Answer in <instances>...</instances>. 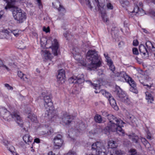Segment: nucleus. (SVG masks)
Returning a JSON list of instances; mask_svg holds the SVG:
<instances>
[{
    "mask_svg": "<svg viewBox=\"0 0 155 155\" xmlns=\"http://www.w3.org/2000/svg\"><path fill=\"white\" fill-rule=\"evenodd\" d=\"M102 115L104 117H107L109 121L107 126L104 129L108 132L110 131L116 132L119 135H123L124 132L122 127H124V124H125L122 120L117 118L112 114H109L107 111H101Z\"/></svg>",
    "mask_w": 155,
    "mask_h": 155,
    "instance_id": "obj_1",
    "label": "nucleus"
},
{
    "mask_svg": "<svg viewBox=\"0 0 155 155\" xmlns=\"http://www.w3.org/2000/svg\"><path fill=\"white\" fill-rule=\"evenodd\" d=\"M111 77L115 80L127 82L131 86L129 89L130 91L135 94L138 93L136 84L134 81L125 72H113L111 74Z\"/></svg>",
    "mask_w": 155,
    "mask_h": 155,
    "instance_id": "obj_2",
    "label": "nucleus"
},
{
    "mask_svg": "<svg viewBox=\"0 0 155 155\" xmlns=\"http://www.w3.org/2000/svg\"><path fill=\"white\" fill-rule=\"evenodd\" d=\"M86 58L91 63L88 64L86 63L83 65L87 66L88 69L90 70H95L97 67H100L101 62L98 55L97 52L95 50H90L86 54Z\"/></svg>",
    "mask_w": 155,
    "mask_h": 155,
    "instance_id": "obj_3",
    "label": "nucleus"
},
{
    "mask_svg": "<svg viewBox=\"0 0 155 155\" xmlns=\"http://www.w3.org/2000/svg\"><path fill=\"white\" fill-rule=\"evenodd\" d=\"M0 115L6 120L10 121L14 119L20 127H22L23 126V120L18 112L14 111L11 113L5 108L2 107L0 108Z\"/></svg>",
    "mask_w": 155,
    "mask_h": 155,
    "instance_id": "obj_4",
    "label": "nucleus"
},
{
    "mask_svg": "<svg viewBox=\"0 0 155 155\" xmlns=\"http://www.w3.org/2000/svg\"><path fill=\"white\" fill-rule=\"evenodd\" d=\"M40 39L41 46L43 48H51L52 53L54 56H57L59 52V45L57 39Z\"/></svg>",
    "mask_w": 155,
    "mask_h": 155,
    "instance_id": "obj_5",
    "label": "nucleus"
},
{
    "mask_svg": "<svg viewBox=\"0 0 155 155\" xmlns=\"http://www.w3.org/2000/svg\"><path fill=\"white\" fill-rule=\"evenodd\" d=\"M114 92L118 100L127 105H129L131 104V102L130 99L126 96L124 91H123L119 86H117L116 87Z\"/></svg>",
    "mask_w": 155,
    "mask_h": 155,
    "instance_id": "obj_6",
    "label": "nucleus"
},
{
    "mask_svg": "<svg viewBox=\"0 0 155 155\" xmlns=\"http://www.w3.org/2000/svg\"><path fill=\"white\" fill-rule=\"evenodd\" d=\"M12 14L14 19L18 23L23 22L26 19L25 13L22 12L20 8H13Z\"/></svg>",
    "mask_w": 155,
    "mask_h": 155,
    "instance_id": "obj_7",
    "label": "nucleus"
},
{
    "mask_svg": "<svg viewBox=\"0 0 155 155\" xmlns=\"http://www.w3.org/2000/svg\"><path fill=\"white\" fill-rule=\"evenodd\" d=\"M91 150L96 151L97 155H106V150L102 144L97 142L93 143L91 145Z\"/></svg>",
    "mask_w": 155,
    "mask_h": 155,
    "instance_id": "obj_8",
    "label": "nucleus"
},
{
    "mask_svg": "<svg viewBox=\"0 0 155 155\" xmlns=\"http://www.w3.org/2000/svg\"><path fill=\"white\" fill-rule=\"evenodd\" d=\"M45 117H48V118L51 121L55 122L59 118L58 114L56 113V111L53 108V109H47L45 112Z\"/></svg>",
    "mask_w": 155,
    "mask_h": 155,
    "instance_id": "obj_9",
    "label": "nucleus"
},
{
    "mask_svg": "<svg viewBox=\"0 0 155 155\" xmlns=\"http://www.w3.org/2000/svg\"><path fill=\"white\" fill-rule=\"evenodd\" d=\"M86 2V4L88 7L91 9L93 8V5L97 4V6L99 9L100 8H103L104 5V0H97V2L96 0H85Z\"/></svg>",
    "mask_w": 155,
    "mask_h": 155,
    "instance_id": "obj_10",
    "label": "nucleus"
},
{
    "mask_svg": "<svg viewBox=\"0 0 155 155\" xmlns=\"http://www.w3.org/2000/svg\"><path fill=\"white\" fill-rule=\"evenodd\" d=\"M70 83L74 84H80L84 81V75L83 74H79L77 76H74L68 80Z\"/></svg>",
    "mask_w": 155,
    "mask_h": 155,
    "instance_id": "obj_11",
    "label": "nucleus"
},
{
    "mask_svg": "<svg viewBox=\"0 0 155 155\" xmlns=\"http://www.w3.org/2000/svg\"><path fill=\"white\" fill-rule=\"evenodd\" d=\"M62 138V136L60 134L57 135L54 137L53 141L54 149H59L61 147L63 143V140Z\"/></svg>",
    "mask_w": 155,
    "mask_h": 155,
    "instance_id": "obj_12",
    "label": "nucleus"
},
{
    "mask_svg": "<svg viewBox=\"0 0 155 155\" xmlns=\"http://www.w3.org/2000/svg\"><path fill=\"white\" fill-rule=\"evenodd\" d=\"M44 100L45 102L44 105L46 108V110L47 109H53V106L51 96L45 95L44 97Z\"/></svg>",
    "mask_w": 155,
    "mask_h": 155,
    "instance_id": "obj_13",
    "label": "nucleus"
},
{
    "mask_svg": "<svg viewBox=\"0 0 155 155\" xmlns=\"http://www.w3.org/2000/svg\"><path fill=\"white\" fill-rule=\"evenodd\" d=\"M74 119V117L71 115H69L66 113L64 114L62 117L63 123L66 125L69 124Z\"/></svg>",
    "mask_w": 155,
    "mask_h": 155,
    "instance_id": "obj_14",
    "label": "nucleus"
},
{
    "mask_svg": "<svg viewBox=\"0 0 155 155\" xmlns=\"http://www.w3.org/2000/svg\"><path fill=\"white\" fill-rule=\"evenodd\" d=\"M139 50L142 57L145 58L149 55V50L143 45H141L139 46Z\"/></svg>",
    "mask_w": 155,
    "mask_h": 155,
    "instance_id": "obj_15",
    "label": "nucleus"
},
{
    "mask_svg": "<svg viewBox=\"0 0 155 155\" xmlns=\"http://www.w3.org/2000/svg\"><path fill=\"white\" fill-rule=\"evenodd\" d=\"M65 77V75L64 70L63 69L59 70L57 76L58 81H59V83L60 82H61L62 81L64 82Z\"/></svg>",
    "mask_w": 155,
    "mask_h": 155,
    "instance_id": "obj_16",
    "label": "nucleus"
},
{
    "mask_svg": "<svg viewBox=\"0 0 155 155\" xmlns=\"http://www.w3.org/2000/svg\"><path fill=\"white\" fill-rule=\"evenodd\" d=\"M41 54L45 59L47 60H51L53 58L51 54L49 51L45 50H42L41 51Z\"/></svg>",
    "mask_w": 155,
    "mask_h": 155,
    "instance_id": "obj_17",
    "label": "nucleus"
},
{
    "mask_svg": "<svg viewBox=\"0 0 155 155\" xmlns=\"http://www.w3.org/2000/svg\"><path fill=\"white\" fill-rule=\"evenodd\" d=\"M52 5L53 6L57 9L59 11L62 12L65 11L64 8L61 5L58 1L56 0L54 2H52Z\"/></svg>",
    "mask_w": 155,
    "mask_h": 155,
    "instance_id": "obj_18",
    "label": "nucleus"
},
{
    "mask_svg": "<svg viewBox=\"0 0 155 155\" xmlns=\"http://www.w3.org/2000/svg\"><path fill=\"white\" fill-rule=\"evenodd\" d=\"M2 31L8 35L12 36L14 35L15 36H17L19 35L18 31L16 30H11L9 29H4Z\"/></svg>",
    "mask_w": 155,
    "mask_h": 155,
    "instance_id": "obj_19",
    "label": "nucleus"
},
{
    "mask_svg": "<svg viewBox=\"0 0 155 155\" xmlns=\"http://www.w3.org/2000/svg\"><path fill=\"white\" fill-rule=\"evenodd\" d=\"M146 45L149 52H151L155 51V48L151 41H147L146 42Z\"/></svg>",
    "mask_w": 155,
    "mask_h": 155,
    "instance_id": "obj_20",
    "label": "nucleus"
},
{
    "mask_svg": "<svg viewBox=\"0 0 155 155\" xmlns=\"http://www.w3.org/2000/svg\"><path fill=\"white\" fill-rule=\"evenodd\" d=\"M108 100L112 107L114 108L115 110H117L118 107L117 105L116 101L113 97V96L111 97H110Z\"/></svg>",
    "mask_w": 155,
    "mask_h": 155,
    "instance_id": "obj_21",
    "label": "nucleus"
},
{
    "mask_svg": "<svg viewBox=\"0 0 155 155\" xmlns=\"http://www.w3.org/2000/svg\"><path fill=\"white\" fill-rule=\"evenodd\" d=\"M7 3V6L5 7V9L7 10L8 8L14 7L15 0H4Z\"/></svg>",
    "mask_w": 155,
    "mask_h": 155,
    "instance_id": "obj_22",
    "label": "nucleus"
},
{
    "mask_svg": "<svg viewBox=\"0 0 155 155\" xmlns=\"http://www.w3.org/2000/svg\"><path fill=\"white\" fill-rule=\"evenodd\" d=\"M134 12L141 15L144 14L145 12L142 8H140L138 5H136L134 8Z\"/></svg>",
    "mask_w": 155,
    "mask_h": 155,
    "instance_id": "obj_23",
    "label": "nucleus"
},
{
    "mask_svg": "<svg viewBox=\"0 0 155 155\" xmlns=\"http://www.w3.org/2000/svg\"><path fill=\"white\" fill-rule=\"evenodd\" d=\"M23 139L26 143L29 144V143H31L32 140V137L29 134H26L23 137Z\"/></svg>",
    "mask_w": 155,
    "mask_h": 155,
    "instance_id": "obj_24",
    "label": "nucleus"
},
{
    "mask_svg": "<svg viewBox=\"0 0 155 155\" xmlns=\"http://www.w3.org/2000/svg\"><path fill=\"white\" fill-rule=\"evenodd\" d=\"M48 131H45L42 130L40 132V134L41 135H44L45 134H48V135H50L53 133L54 132V130L50 126H48Z\"/></svg>",
    "mask_w": 155,
    "mask_h": 155,
    "instance_id": "obj_25",
    "label": "nucleus"
},
{
    "mask_svg": "<svg viewBox=\"0 0 155 155\" xmlns=\"http://www.w3.org/2000/svg\"><path fill=\"white\" fill-rule=\"evenodd\" d=\"M27 118L29 119L32 122H35L37 120V117L34 114H32L30 112L28 114Z\"/></svg>",
    "mask_w": 155,
    "mask_h": 155,
    "instance_id": "obj_26",
    "label": "nucleus"
},
{
    "mask_svg": "<svg viewBox=\"0 0 155 155\" xmlns=\"http://www.w3.org/2000/svg\"><path fill=\"white\" fill-rule=\"evenodd\" d=\"M110 153V155H122L123 154L121 150L116 149L112 150Z\"/></svg>",
    "mask_w": 155,
    "mask_h": 155,
    "instance_id": "obj_27",
    "label": "nucleus"
},
{
    "mask_svg": "<svg viewBox=\"0 0 155 155\" xmlns=\"http://www.w3.org/2000/svg\"><path fill=\"white\" fill-rule=\"evenodd\" d=\"M108 145L109 147L111 148H114L117 146L116 141L113 140H109L108 141Z\"/></svg>",
    "mask_w": 155,
    "mask_h": 155,
    "instance_id": "obj_28",
    "label": "nucleus"
},
{
    "mask_svg": "<svg viewBox=\"0 0 155 155\" xmlns=\"http://www.w3.org/2000/svg\"><path fill=\"white\" fill-rule=\"evenodd\" d=\"M95 121L98 123H101L102 122L103 120L101 116L98 114H96L94 117Z\"/></svg>",
    "mask_w": 155,
    "mask_h": 155,
    "instance_id": "obj_29",
    "label": "nucleus"
},
{
    "mask_svg": "<svg viewBox=\"0 0 155 155\" xmlns=\"http://www.w3.org/2000/svg\"><path fill=\"white\" fill-rule=\"evenodd\" d=\"M16 46L18 48L20 49H23L25 47L24 42L21 40L19 41L16 44Z\"/></svg>",
    "mask_w": 155,
    "mask_h": 155,
    "instance_id": "obj_30",
    "label": "nucleus"
},
{
    "mask_svg": "<svg viewBox=\"0 0 155 155\" xmlns=\"http://www.w3.org/2000/svg\"><path fill=\"white\" fill-rule=\"evenodd\" d=\"M141 140V142L146 147L148 148L150 147V144L145 138L142 137Z\"/></svg>",
    "mask_w": 155,
    "mask_h": 155,
    "instance_id": "obj_31",
    "label": "nucleus"
},
{
    "mask_svg": "<svg viewBox=\"0 0 155 155\" xmlns=\"http://www.w3.org/2000/svg\"><path fill=\"white\" fill-rule=\"evenodd\" d=\"M111 34L112 35V38L113 39L118 38V31L117 30H112Z\"/></svg>",
    "mask_w": 155,
    "mask_h": 155,
    "instance_id": "obj_32",
    "label": "nucleus"
},
{
    "mask_svg": "<svg viewBox=\"0 0 155 155\" xmlns=\"http://www.w3.org/2000/svg\"><path fill=\"white\" fill-rule=\"evenodd\" d=\"M146 99L148 101V102L151 103L154 101L153 97L151 94H146Z\"/></svg>",
    "mask_w": 155,
    "mask_h": 155,
    "instance_id": "obj_33",
    "label": "nucleus"
},
{
    "mask_svg": "<svg viewBox=\"0 0 155 155\" xmlns=\"http://www.w3.org/2000/svg\"><path fill=\"white\" fill-rule=\"evenodd\" d=\"M120 2L123 7H126L129 5L130 3L127 0H120Z\"/></svg>",
    "mask_w": 155,
    "mask_h": 155,
    "instance_id": "obj_34",
    "label": "nucleus"
},
{
    "mask_svg": "<svg viewBox=\"0 0 155 155\" xmlns=\"http://www.w3.org/2000/svg\"><path fill=\"white\" fill-rule=\"evenodd\" d=\"M127 117L130 121H131L132 123H134L136 119L134 117V116L131 114H129L127 116Z\"/></svg>",
    "mask_w": 155,
    "mask_h": 155,
    "instance_id": "obj_35",
    "label": "nucleus"
},
{
    "mask_svg": "<svg viewBox=\"0 0 155 155\" xmlns=\"http://www.w3.org/2000/svg\"><path fill=\"white\" fill-rule=\"evenodd\" d=\"M121 30L124 33L127 35L130 32L129 28L127 27H124V29H121Z\"/></svg>",
    "mask_w": 155,
    "mask_h": 155,
    "instance_id": "obj_36",
    "label": "nucleus"
},
{
    "mask_svg": "<svg viewBox=\"0 0 155 155\" xmlns=\"http://www.w3.org/2000/svg\"><path fill=\"white\" fill-rule=\"evenodd\" d=\"M129 152L130 153L129 155H140L137 153V150L134 149H131L129 151Z\"/></svg>",
    "mask_w": 155,
    "mask_h": 155,
    "instance_id": "obj_37",
    "label": "nucleus"
},
{
    "mask_svg": "<svg viewBox=\"0 0 155 155\" xmlns=\"http://www.w3.org/2000/svg\"><path fill=\"white\" fill-rule=\"evenodd\" d=\"M144 85L147 87L146 88L147 89H150L151 87H153V84L152 81H151L150 83L147 81V83L146 84H144Z\"/></svg>",
    "mask_w": 155,
    "mask_h": 155,
    "instance_id": "obj_38",
    "label": "nucleus"
},
{
    "mask_svg": "<svg viewBox=\"0 0 155 155\" xmlns=\"http://www.w3.org/2000/svg\"><path fill=\"white\" fill-rule=\"evenodd\" d=\"M25 74H23L21 71H18V76L20 78V79L23 80H25L24 78V75Z\"/></svg>",
    "mask_w": 155,
    "mask_h": 155,
    "instance_id": "obj_39",
    "label": "nucleus"
},
{
    "mask_svg": "<svg viewBox=\"0 0 155 155\" xmlns=\"http://www.w3.org/2000/svg\"><path fill=\"white\" fill-rule=\"evenodd\" d=\"M0 67L5 68L8 71L10 70V69L6 66L4 64L3 62L1 60H0Z\"/></svg>",
    "mask_w": 155,
    "mask_h": 155,
    "instance_id": "obj_40",
    "label": "nucleus"
},
{
    "mask_svg": "<svg viewBox=\"0 0 155 155\" xmlns=\"http://www.w3.org/2000/svg\"><path fill=\"white\" fill-rule=\"evenodd\" d=\"M87 82H88V83L91 86H93L94 88L96 89V87H98V84H96L92 83L90 81H86Z\"/></svg>",
    "mask_w": 155,
    "mask_h": 155,
    "instance_id": "obj_41",
    "label": "nucleus"
},
{
    "mask_svg": "<svg viewBox=\"0 0 155 155\" xmlns=\"http://www.w3.org/2000/svg\"><path fill=\"white\" fill-rule=\"evenodd\" d=\"M139 138L137 136H135L132 138V140L134 143H137Z\"/></svg>",
    "mask_w": 155,
    "mask_h": 155,
    "instance_id": "obj_42",
    "label": "nucleus"
},
{
    "mask_svg": "<svg viewBox=\"0 0 155 155\" xmlns=\"http://www.w3.org/2000/svg\"><path fill=\"white\" fill-rule=\"evenodd\" d=\"M133 54L135 55H137L139 54L138 49L136 48H134L132 49Z\"/></svg>",
    "mask_w": 155,
    "mask_h": 155,
    "instance_id": "obj_43",
    "label": "nucleus"
},
{
    "mask_svg": "<svg viewBox=\"0 0 155 155\" xmlns=\"http://www.w3.org/2000/svg\"><path fill=\"white\" fill-rule=\"evenodd\" d=\"M65 155H76V153L74 151L71 150H70Z\"/></svg>",
    "mask_w": 155,
    "mask_h": 155,
    "instance_id": "obj_44",
    "label": "nucleus"
},
{
    "mask_svg": "<svg viewBox=\"0 0 155 155\" xmlns=\"http://www.w3.org/2000/svg\"><path fill=\"white\" fill-rule=\"evenodd\" d=\"M40 142V140L38 138H36L34 139V142L32 144V146L31 147V148L32 149L33 148V145L35 144V142L37 143H39Z\"/></svg>",
    "mask_w": 155,
    "mask_h": 155,
    "instance_id": "obj_45",
    "label": "nucleus"
},
{
    "mask_svg": "<svg viewBox=\"0 0 155 155\" xmlns=\"http://www.w3.org/2000/svg\"><path fill=\"white\" fill-rule=\"evenodd\" d=\"M5 86L8 90H13V87L12 86H10L8 84H5Z\"/></svg>",
    "mask_w": 155,
    "mask_h": 155,
    "instance_id": "obj_46",
    "label": "nucleus"
},
{
    "mask_svg": "<svg viewBox=\"0 0 155 155\" xmlns=\"http://www.w3.org/2000/svg\"><path fill=\"white\" fill-rule=\"evenodd\" d=\"M43 30L46 33H48L50 31L49 28L48 27L47 28H46L44 26L43 28Z\"/></svg>",
    "mask_w": 155,
    "mask_h": 155,
    "instance_id": "obj_47",
    "label": "nucleus"
},
{
    "mask_svg": "<svg viewBox=\"0 0 155 155\" xmlns=\"http://www.w3.org/2000/svg\"><path fill=\"white\" fill-rule=\"evenodd\" d=\"M109 69H110L111 71L112 72L111 74L113 73V72H114V71L115 70V67L114 65V64H112L111 65V66H109Z\"/></svg>",
    "mask_w": 155,
    "mask_h": 155,
    "instance_id": "obj_48",
    "label": "nucleus"
},
{
    "mask_svg": "<svg viewBox=\"0 0 155 155\" xmlns=\"http://www.w3.org/2000/svg\"><path fill=\"white\" fill-rule=\"evenodd\" d=\"M2 143L5 146H7L8 144L9 143V142L6 140L3 139L2 141Z\"/></svg>",
    "mask_w": 155,
    "mask_h": 155,
    "instance_id": "obj_49",
    "label": "nucleus"
},
{
    "mask_svg": "<svg viewBox=\"0 0 155 155\" xmlns=\"http://www.w3.org/2000/svg\"><path fill=\"white\" fill-rule=\"evenodd\" d=\"M104 96L107 97L108 99H109L110 98V97H112L111 94L107 92L105 94Z\"/></svg>",
    "mask_w": 155,
    "mask_h": 155,
    "instance_id": "obj_50",
    "label": "nucleus"
},
{
    "mask_svg": "<svg viewBox=\"0 0 155 155\" xmlns=\"http://www.w3.org/2000/svg\"><path fill=\"white\" fill-rule=\"evenodd\" d=\"M139 42L137 39H134L133 41V45L134 46H137L138 45Z\"/></svg>",
    "mask_w": 155,
    "mask_h": 155,
    "instance_id": "obj_51",
    "label": "nucleus"
},
{
    "mask_svg": "<svg viewBox=\"0 0 155 155\" xmlns=\"http://www.w3.org/2000/svg\"><path fill=\"white\" fill-rule=\"evenodd\" d=\"M107 62V65L109 66H111V65L113 64L112 61L111 59L110 60H107V61H106Z\"/></svg>",
    "mask_w": 155,
    "mask_h": 155,
    "instance_id": "obj_52",
    "label": "nucleus"
},
{
    "mask_svg": "<svg viewBox=\"0 0 155 155\" xmlns=\"http://www.w3.org/2000/svg\"><path fill=\"white\" fill-rule=\"evenodd\" d=\"M107 7L108 9H112L113 8V5L110 3H108L107 5Z\"/></svg>",
    "mask_w": 155,
    "mask_h": 155,
    "instance_id": "obj_53",
    "label": "nucleus"
},
{
    "mask_svg": "<svg viewBox=\"0 0 155 155\" xmlns=\"http://www.w3.org/2000/svg\"><path fill=\"white\" fill-rule=\"evenodd\" d=\"M106 92V91L104 90H101L99 91V93L104 95L105 94Z\"/></svg>",
    "mask_w": 155,
    "mask_h": 155,
    "instance_id": "obj_54",
    "label": "nucleus"
},
{
    "mask_svg": "<svg viewBox=\"0 0 155 155\" xmlns=\"http://www.w3.org/2000/svg\"><path fill=\"white\" fill-rule=\"evenodd\" d=\"M37 1L38 2V5L39 6V8H42V6L41 5V0H37Z\"/></svg>",
    "mask_w": 155,
    "mask_h": 155,
    "instance_id": "obj_55",
    "label": "nucleus"
},
{
    "mask_svg": "<svg viewBox=\"0 0 155 155\" xmlns=\"http://www.w3.org/2000/svg\"><path fill=\"white\" fill-rule=\"evenodd\" d=\"M124 44V43L123 41H120L118 43V45L119 47H120Z\"/></svg>",
    "mask_w": 155,
    "mask_h": 155,
    "instance_id": "obj_56",
    "label": "nucleus"
},
{
    "mask_svg": "<svg viewBox=\"0 0 155 155\" xmlns=\"http://www.w3.org/2000/svg\"><path fill=\"white\" fill-rule=\"evenodd\" d=\"M24 78L25 79V80L24 81H28V78L27 77V75L25 74H24Z\"/></svg>",
    "mask_w": 155,
    "mask_h": 155,
    "instance_id": "obj_57",
    "label": "nucleus"
},
{
    "mask_svg": "<svg viewBox=\"0 0 155 155\" xmlns=\"http://www.w3.org/2000/svg\"><path fill=\"white\" fill-rule=\"evenodd\" d=\"M139 5L140 6V8H142L141 7H142L143 6V3L141 2H139Z\"/></svg>",
    "mask_w": 155,
    "mask_h": 155,
    "instance_id": "obj_58",
    "label": "nucleus"
},
{
    "mask_svg": "<svg viewBox=\"0 0 155 155\" xmlns=\"http://www.w3.org/2000/svg\"><path fill=\"white\" fill-rule=\"evenodd\" d=\"M105 58L107 61V60L111 59H110V57L108 56V54H107L106 56L105 57Z\"/></svg>",
    "mask_w": 155,
    "mask_h": 155,
    "instance_id": "obj_59",
    "label": "nucleus"
},
{
    "mask_svg": "<svg viewBox=\"0 0 155 155\" xmlns=\"http://www.w3.org/2000/svg\"><path fill=\"white\" fill-rule=\"evenodd\" d=\"M136 59L137 61V62L139 63H140L141 62L140 61V59H139L137 57L136 58Z\"/></svg>",
    "mask_w": 155,
    "mask_h": 155,
    "instance_id": "obj_60",
    "label": "nucleus"
},
{
    "mask_svg": "<svg viewBox=\"0 0 155 155\" xmlns=\"http://www.w3.org/2000/svg\"><path fill=\"white\" fill-rule=\"evenodd\" d=\"M140 83H141V84H142L143 85V86H145V85H144V84H146V83H147V81L146 82H140Z\"/></svg>",
    "mask_w": 155,
    "mask_h": 155,
    "instance_id": "obj_61",
    "label": "nucleus"
},
{
    "mask_svg": "<svg viewBox=\"0 0 155 155\" xmlns=\"http://www.w3.org/2000/svg\"><path fill=\"white\" fill-rule=\"evenodd\" d=\"M147 138L148 139H150L151 138V136H150L148 135L147 136Z\"/></svg>",
    "mask_w": 155,
    "mask_h": 155,
    "instance_id": "obj_62",
    "label": "nucleus"
},
{
    "mask_svg": "<svg viewBox=\"0 0 155 155\" xmlns=\"http://www.w3.org/2000/svg\"><path fill=\"white\" fill-rule=\"evenodd\" d=\"M64 36L65 37V38H67L68 36V34L67 33H64Z\"/></svg>",
    "mask_w": 155,
    "mask_h": 155,
    "instance_id": "obj_63",
    "label": "nucleus"
},
{
    "mask_svg": "<svg viewBox=\"0 0 155 155\" xmlns=\"http://www.w3.org/2000/svg\"><path fill=\"white\" fill-rule=\"evenodd\" d=\"M143 30L144 32L146 33H147V31L145 29H143Z\"/></svg>",
    "mask_w": 155,
    "mask_h": 155,
    "instance_id": "obj_64",
    "label": "nucleus"
}]
</instances>
